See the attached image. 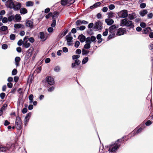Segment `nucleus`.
<instances>
[{
  "instance_id": "f03ea898",
  "label": "nucleus",
  "mask_w": 153,
  "mask_h": 153,
  "mask_svg": "<svg viewBox=\"0 0 153 153\" xmlns=\"http://www.w3.org/2000/svg\"><path fill=\"white\" fill-rule=\"evenodd\" d=\"M118 25H114L111 26L109 28V31L110 33V34L108 37L109 39H110L115 36V30L118 27Z\"/></svg>"
},
{
  "instance_id": "4d7b16f0",
  "label": "nucleus",
  "mask_w": 153,
  "mask_h": 153,
  "mask_svg": "<svg viewBox=\"0 0 153 153\" xmlns=\"http://www.w3.org/2000/svg\"><path fill=\"white\" fill-rule=\"evenodd\" d=\"M23 43V41L22 39L19 40L18 42V45L19 46L21 45Z\"/></svg>"
},
{
  "instance_id": "412c9836",
  "label": "nucleus",
  "mask_w": 153,
  "mask_h": 153,
  "mask_svg": "<svg viewBox=\"0 0 153 153\" xmlns=\"http://www.w3.org/2000/svg\"><path fill=\"white\" fill-rule=\"evenodd\" d=\"M78 38L82 42H83L85 41V37L83 35H79L78 37Z\"/></svg>"
},
{
  "instance_id": "603ef678",
  "label": "nucleus",
  "mask_w": 153,
  "mask_h": 153,
  "mask_svg": "<svg viewBox=\"0 0 153 153\" xmlns=\"http://www.w3.org/2000/svg\"><path fill=\"white\" fill-rule=\"evenodd\" d=\"M5 96V94L4 93H1L0 94V96L1 99H3Z\"/></svg>"
},
{
  "instance_id": "3c124183",
  "label": "nucleus",
  "mask_w": 153,
  "mask_h": 153,
  "mask_svg": "<svg viewBox=\"0 0 153 153\" xmlns=\"http://www.w3.org/2000/svg\"><path fill=\"white\" fill-rule=\"evenodd\" d=\"M10 38L11 40H14L15 38V35L13 34H11L10 36Z\"/></svg>"
},
{
  "instance_id": "4be33fe9",
  "label": "nucleus",
  "mask_w": 153,
  "mask_h": 153,
  "mask_svg": "<svg viewBox=\"0 0 153 153\" xmlns=\"http://www.w3.org/2000/svg\"><path fill=\"white\" fill-rule=\"evenodd\" d=\"M20 13L22 14H24L27 13V10L24 8H21L20 10Z\"/></svg>"
},
{
  "instance_id": "13d9d810",
  "label": "nucleus",
  "mask_w": 153,
  "mask_h": 153,
  "mask_svg": "<svg viewBox=\"0 0 153 153\" xmlns=\"http://www.w3.org/2000/svg\"><path fill=\"white\" fill-rule=\"evenodd\" d=\"M94 24L93 23H90L88 25V27L89 28H92L93 26H94Z\"/></svg>"
},
{
  "instance_id": "20e7f679",
  "label": "nucleus",
  "mask_w": 153,
  "mask_h": 153,
  "mask_svg": "<svg viewBox=\"0 0 153 153\" xmlns=\"http://www.w3.org/2000/svg\"><path fill=\"white\" fill-rule=\"evenodd\" d=\"M22 121L20 118L19 117H17L16 121V126L17 129L20 130L22 128Z\"/></svg>"
},
{
  "instance_id": "052dcab7",
  "label": "nucleus",
  "mask_w": 153,
  "mask_h": 153,
  "mask_svg": "<svg viewBox=\"0 0 153 153\" xmlns=\"http://www.w3.org/2000/svg\"><path fill=\"white\" fill-rule=\"evenodd\" d=\"M146 26V25L145 23L142 22L140 24V26L142 27H145Z\"/></svg>"
},
{
  "instance_id": "c756f323",
  "label": "nucleus",
  "mask_w": 153,
  "mask_h": 153,
  "mask_svg": "<svg viewBox=\"0 0 153 153\" xmlns=\"http://www.w3.org/2000/svg\"><path fill=\"white\" fill-rule=\"evenodd\" d=\"M27 36H26L24 39V42H27L28 41V37L30 36L29 33H27Z\"/></svg>"
},
{
  "instance_id": "774afa93",
  "label": "nucleus",
  "mask_w": 153,
  "mask_h": 153,
  "mask_svg": "<svg viewBox=\"0 0 153 153\" xmlns=\"http://www.w3.org/2000/svg\"><path fill=\"white\" fill-rule=\"evenodd\" d=\"M108 10V8L107 7H105L102 8V10L104 12H105L107 11Z\"/></svg>"
},
{
  "instance_id": "09e8293b",
  "label": "nucleus",
  "mask_w": 153,
  "mask_h": 153,
  "mask_svg": "<svg viewBox=\"0 0 153 153\" xmlns=\"http://www.w3.org/2000/svg\"><path fill=\"white\" fill-rule=\"evenodd\" d=\"M17 72V70L14 69H13L12 72V74L13 75H14L16 74Z\"/></svg>"
},
{
  "instance_id": "e433bc0d",
  "label": "nucleus",
  "mask_w": 153,
  "mask_h": 153,
  "mask_svg": "<svg viewBox=\"0 0 153 153\" xmlns=\"http://www.w3.org/2000/svg\"><path fill=\"white\" fill-rule=\"evenodd\" d=\"M85 28V27L84 26H81L77 28V30H84Z\"/></svg>"
},
{
  "instance_id": "0e129e2a",
  "label": "nucleus",
  "mask_w": 153,
  "mask_h": 153,
  "mask_svg": "<svg viewBox=\"0 0 153 153\" xmlns=\"http://www.w3.org/2000/svg\"><path fill=\"white\" fill-rule=\"evenodd\" d=\"M53 30V29L52 27H50L48 28V30L49 33L52 32Z\"/></svg>"
},
{
  "instance_id": "f704fd0d",
  "label": "nucleus",
  "mask_w": 153,
  "mask_h": 153,
  "mask_svg": "<svg viewBox=\"0 0 153 153\" xmlns=\"http://www.w3.org/2000/svg\"><path fill=\"white\" fill-rule=\"evenodd\" d=\"M89 52V51H87L85 49H83L82 51V54L84 55L86 54H87Z\"/></svg>"
},
{
  "instance_id": "a19ab883",
  "label": "nucleus",
  "mask_w": 153,
  "mask_h": 153,
  "mask_svg": "<svg viewBox=\"0 0 153 153\" xmlns=\"http://www.w3.org/2000/svg\"><path fill=\"white\" fill-rule=\"evenodd\" d=\"M91 42L92 41L89 38H88L86 40V43H88L90 45L91 43Z\"/></svg>"
},
{
  "instance_id": "ea45409f",
  "label": "nucleus",
  "mask_w": 153,
  "mask_h": 153,
  "mask_svg": "<svg viewBox=\"0 0 153 153\" xmlns=\"http://www.w3.org/2000/svg\"><path fill=\"white\" fill-rule=\"evenodd\" d=\"M108 33V29H106L105 31L103 32L102 35L104 36H107Z\"/></svg>"
},
{
  "instance_id": "ddd939ff",
  "label": "nucleus",
  "mask_w": 153,
  "mask_h": 153,
  "mask_svg": "<svg viewBox=\"0 0 153 153\" xmlns=\"http://www.w3.org/2000/svg\"><path fill=\"white\" fill-rule=\"evenodd\" d=\"M31 114V113H29L27 114L26 117L25 118L24 120L25 123V125H26V124L28 122L30 117Z\"/></svg>"
},
{
  "instance_id": "37998d69",
  "label": "nucleus",
  "mask_w": 153,
  "mask_h": 153,
  "mask_svg": "<svg viewBox=\"0 0 153 153\" xmlns=\"http://www.w3.org/2000/svg\"><path fill=\"white\" fill-rule=\"evenodd\" d=\"M56 21L55 19H53V22L51 24V26L53 27H54L56 25Z\"/></svg>"
},
{
  "instance_id": "a18cd8bd",
  "label": "nucleus",
  "mask_w": 153,
  "mask_h": 153,
  "mask_svg": "<svg viewBox=\"0 0 153 153\" xmlns=\"http://www.w3.org/2000/svg\"><path fill=\"white\" fill-rule=\"evenodd\" d=\"M76 25L77 26L79 25L82 24V21L80 20H79L76 21Z\"/></svg>"
},
{
  "instance_id": "f257e3e1",
  "label": "nucleus",
  "mask_w": 153,
  "mask_h": 153,
  "mask_svg": "<svg viewBox=\"0 0 153 153\" xmlns=\"http://www.w3.org/2000/svg\"><path fill=\"white\" fill-rule=\"evenodd\" d=\"M120 25L122 26H126L131 27H134V25L132 22L131 21L128 20L126 18L124 19L121 20Z\"/></svg>"
},
{
  "instance_id": "a878e982",
  "label": "nucleus",
  "mask_w": 153,
  "mask_h": 153,
  "mask_svg": "<svg viewBox=\"0 0 153 153\" xmlns=\"http://www.w3.org/2000/svg\"><path fill=\"white\" fill-rule=\"evenodd\" d=\"M68 3L69 1L67 0H62L61 2V4L62 5H65Z\"/></svg>"
},
{
  "instance_id": "4468645a",
  "label": "nucleus",
  "mask_w": 153,
  "mask_h": 153,
  "mask_svg": "<svg viewBox=\"0 0 153 153\" xmlns=\"http://www.w3.org/2000/svg\"><path fill=\"white\" fill-rule=\"evenodd\" d=\"M148 13V11L146 10H143L140 12L139 14L141 16L143 17L146 15Z\"/></svg>"
},
{
  "instance_id": "c9c22d12",
  "label": "nucleus",
  "mask_w": 153,
  "mask_h": 153,
  "mask_svg": "<svg viewBox=\"0 0 153 153\" xmlns=\"http://www.w3.org/2000/svg\"><path fill=\"white\" fill-rule=\"evenodd\" d=\"M53 13L54 14L53 16V19H55V18L56 17L59 15V13L58 12H55Z\"/></svg>"
},
{
  "instance_id": "39448f33",
  "label": "nucleus",
  "mask_w": 153,
  "mask_h": 153,
  "mask_svg": "<svg viewBox=\"0 0 153 153\" xmlns=\"http://www.w3.org/2000/svg\"><path fill=\"white\" fill-rule=\"evenodd\" d=\"M46 80L48 84L50 85H53L54 83V81L53 78L51 76H47L46 78Z\"/></svg>"
},
{
  "instance_id": "7c9ffc66",
  "label": "nucleus",
  "mask_w": 153,
  "mask_h": 153,
  "mask_svg": "<svg viewBox=\"0 0 153 153\" xmlns=\"http://www.w3.org/2000/svg\"><path fill=\"white\" fill-rule=\"evenodd\" d=\"M88 60V57H86L84 58L82 61V64H85L86 63Z\"/></svg>"
},
{
  "instance_id": "680f3d73",
  "label": "nucleus",
  "mask_w": 153,
  "mask_h": 153,
  "mask_svg": "<svg viewBox=\"0 0 153 153\" xmlns=\"http://www.w3.org/2000/svg\"><path fill=\"white\" fill-rule=\"evenodd\" d=\"M114 7V6L113 4H110L109 7V9L111 10L113 9Z\"/></svg>"
},
{
  "instance_id": "338daca9",
  "label": "nucleus",
  "mask_w": 153,
  "mask_h": 153,
  "mask_svg": "<svg viewBox=\"0 0 153 153\" xmlns=\"http://www.w3.org/2000/svg\"><path fill=\"white\" fill-rule=\"evenodd\" d=\"M42 70V68L41 67H39L37 68L36 70V71L38 73H39Z\"/></svg>"
},
{
  "instance_id": "dca6fc26",
  "label": "nucleus",
  "mask_w": 153,
  "mask_h": 153,
  "mask_svg": "<svg viewBox=\"0 0 153 153\" xmlns=\"http://www.w3.org/2000/svg\"><path fill=\"white\" fill-rule=\"evenodd\" d=\"M21 7V4L19 3H17L16 5H14V7L12 8L14 9L15 10H18L20 9Z\"/></svg>"
},
{
  "instance_id": "0eeeda50",
  "label": "nucleus",
  "mask_w": 153,
  "mask_h": 153,
  "mask_svg": "<svg viewBox=\"0 0 153 153\" xmlns=\"http://www.w3.org/2000/svg\"><path fill=\"white\" fill-rule=\"evenodd\" d=\"M126 30L125 28H119L117 30L116 34L117 36L123 35L126 32Z\"/></svg>"
},
{
  "instance_id": "e2e57ef3",
  "label": "nucleus",
  "mask_w": 153,
  "mask_h": 153,
  "mask_svg": "<svg viewBox=\"0 0 153 153\" xmlns=\"http://www.w3.org/2000/svg\"><path fill=\"white\" fill-rule=\"evenodd\" d=\"M52 15V13H49L48 14L45 16V17L46 19H48Z\"/></svg>"
},
{
  "instance_id": "f3484780",
  "label": "nucleus",
  "mask_w": 153,
  "mask_h": 153,
  "mask_svg": "<svg viewBox=\"0 0 153 153\" xmlns=\"http://www.w3.org/2000/svg\"><path fill=\"white\" fill-rule=\"evenodd\" d=\"M80 62V61L79 60L76 59L75 61V62L72 64L71 66L72 68H74L76 65H79Z\"/></svg>"
},
{
  "instance_id": "423d86ee",
  "label": "nucleus",
  "mask_w": 153,
  "mask_h": 153,
  "mask_svg": "<svg viewBox=\"0 0 153 153\" xmlns=\"http://www.w3.org/2000/svg\"><path fill=\"white\" fill-rule=\"evenodd\" d=\"M14 3L12 0H8L6 2V5L7 7L12 8L14 7Z\"/></svg>"
},
{
  "instance_id": "2f4dec72",
  "label": "nucleus",
  "mask_w": 153,
  "mask_h": 153,
  "mask_svg": "<svg viewBox=\"0 0 153 153\" xmlns=\"http://www.w3.org/2000/svg\"><path fill=\"white\" fill-rule=\"evenodd\" d=\"M22 27L20 24H16L14 25V27L16 28H19Z\"/></svg>"
},
{
  "instance_id": "79ce46f5",
  "label": "nucleus",
  "mask_w": 153,
  "mask_h": 153,
  "mask_svg": "<svg viewBox=\"0 0 153 153\" xmlns=\"http://www.w3.org/2000/svg\"><path fill=\"white\" fill-rule=\"evenodd\" d=\"M8 20V19L6 17H4L2 20V22L4 23H6Z\"/></svg>"
},
{
  "instance_id": "a211bd4d",
  "label": "nucleus",
  "mask_w": 153,
  "mask_h": 153,
  "mask_svg": "<svg viewBox=\"0 0 153 153\" xmlns=\"http://www.w3.org/2000/svg\"><path fill=\"white\" fill-rule=\"evenodd\" d=\"M20 60L21 59L19 57L17 56L15 58V61L16 66H19V63Z\"/></svg>"
},
{
  "instance_id": "9d476101",
  "label": "nucleus",
  "mask_w": 153,
  "mask_h": 153,
  "mask_svg": "<svg viewBox=\"0 0 153 153\" xmlns=\"http://www.w3.org/2000/svg\"><path fill=\"white\" fill-rule=\"evenodd\" d=\"M10 148L7 145L5 146L2 145L0 146V151L5 152L7 150H9Z\"/></svg>"
},
{
  "instance_id": "72a5a7b5",
  "label": "nucleus",
  "mask_w": 153,
  "mask_h": 153,
  "mask_svg": "<svg viewBox=\"0 0 153 153\" xmlns=\"http://www.w3.org/2000/svg\"><path fill=\"white\" fill-rule=\"evenodd\" d=\"M8 21H12L15 19V16L13 15L11 16L8 17Z\"/></svg>"
},
{
  "instance_id": "f8f14e48",
  "label": "nucleus",
  "mask_w": 153,
  "mask_h": 153,
  "mask_svg": "<svg viewBox=\"0 0 153 153\" xmlns=\"http://www.w3.org/2000/svg\"><path fill=\"white\" fill-rule=\"evenodd\" d=\"M26 25L30 28H32L33 27V22L31 20L27 21L26 23Z\"/></svg>"
},
{
  "instance_id": "de8ad7c7",
  "label": "nucleus",
  "mask_w": 153,
  "mask_h": 153,
  "mask_svg": "<svg viewBox=\"0 0 153 153\" xmlns=\"http://www.w3.org/2000/svg\"><path fill=\"white\" fill-rule=\"evenodd\" d=\"M153 16V14L152 13H150L147 15V18L148 19H151Z\"/></svg>"
},
{
  "instance_id": "49530a36",
  "label": "nucleus",
  "mask_w": 153,
  "mask_h": 153,
  "mask_svg": "<svg viewBox=\"0 0 153 153\" xmlns=\"http://www.w3.org/2000/svg\"><path fill=\"white\" fill-rule=\"evenodd\" d=\"M80 42L78 41H76L75 44L74 46L75 47L78 48Z\"/></svg>"
},
{
  "instance_id": "58836bf2",
  "label": "nucleus",
  "mask_w": 153,
  "mask_h": 153,
  "mask_svg": "<svg viewBox=\"0 0 153 153\" xmlns=\"http://www.w3.org/2000/svg\"><path fill=\"white\" fill-rule=\"evenodd\" d=\"M90 45L87 43H86L84 46V48L85 49H89L90 48Z\"/></svg>"
},
{
  "instance_id": "6e6552de",
  "label": "nucleus",
  "mask_w": 153,
  "mask_h": 153,
  "mask_svg": "<svg viewBox=\"0 0 153 153\" xmlns=\"http://www.w3.org/2000/svg\"><path fill=\"white\" fill-rule=\"evenodd\" d=\"M66 38L68 42V45H71V43L73 39V37L71 36V33H69L68 35L66 36Z\"/></svg>"
},
{
  "instance_id": "1a4fd4ad",
  "label": "nucleus",
  "mask_w": 153,
  "mask_h": 153,
  "mask_svg": "<svg viewBox=\"0 0 153 153\" xmlns=\"http://www.w3.org/2000/svg\"><path fill=\"white\" fill-rule=\"evenodd\" d=\"M114 146L110 147L108 151H109L110 152H113L115 151L119 147V145L117 144L116 145L114 144Z\"/></svg>"
},
{
  "instance_id": "5fc2aeb1",
  "label": "nucleus",
  "mask_w": 153,
  "mask_h": 153,
  "mask_svg": "<svg viewBox=\"0 0 153 153\" xmlns=\"http://www.w3.org/2000/svg\"><path fill=\"white\" fill-rule=\"evenodd\" d=\"M91 40L92 42H94L96 40V37L94 36H92L91 37V38H89Z\"/></svg>"
},
{
  "instance_id": "5701e85b",
  "label": "nucleus",
  "mask_w": 153,
  "mask_h": 153,
  "mask_svg": "<svg viewBox=\"0 0 153 153\" xmlns=\"http://www.w3.org/2000/svg\"><path fill=\"white\" fill-rule=\"evenodd\" d=\"M101 35L100 34H98L97 36V39L98 40V43H100L102 41V39L101 38Z\"/></svg>"
},
{
  "instance_id": "6e6d98bb",
  "label": "nucleus",
  "mask_w": 153,
  "mask_h": 153,
  "mask_svg": "<svg viewBox=\"0 0 153 153\" xmlns=\"http://www.w3.org/2000/svg\"><path fill=\"white\" fill-rule=\"evenodd\" d=\"M146 6V4L144 3H141L140 5V7L142 8H145Z\"/></svg>"
},
{
  "instance_id": "69168bd1",
  "label": "nucleus",
  "mask_w": 153,
  "mask_h": 153,
  "mask_svg": "<svg viewBox=\"0 0 153 153\" xmlns=\"http://www.w3.org/2000/svg\"><path fill=\"white\" fill-rule=\"evenodd\" d=\"M8 87L9 88H12L13 86V84L11 82H9L7 84Z\"/></svg>"
},
{
  "instance_id": "8fccbe9b",
  "label": "nucleus",
  "mask_w": 153,
  "mask_h": 153,
  "mask_svg": "<svg viewBox=\"0 0 153 153\" xmlns=\"http://www.w3.org/2000/svg\"><path fill=\"white\" fill-rule=\"evenodd\" d=\"M60 69V67L59 66H56L54 68V71L56 72L59 71Z\"/></svg>"
},
{
  "instance_id": "6ab92c4d",
  "label": "nucleus",
  "mask_w": 153,
  "mask_h": 153,
  "mask_svg": "<svg viewBox=\"0 0 153 153\" xmlns=\"http://www.w3.org/2000/svg\"><path fill=\"white\" fill-rule=\"evenodd\" d=\"M0 30L2 31H6V33H4V34H6V33H8V27L7 26H2L0 28Z\"/></svg>"
},
{
  "instance_id": "bf43d9fd",
  "label": "nucleus",
  "mask_w": 153,
  "mask_h": 153,
  "mask_svg": "<svg viewBox=\"0 0 153 153\" xmlns=\"http://www.w3.org/2000/svg\"><path fill=\"white\" fill-rule=\"evenodd\" d=\"M7 45L6 44H3L2 46V48L3 49H6L7 48Z\"/></svg>"
},
{
  "instance_id": "aec40b11",
  "label": "nucleus",
  "mask_w": 153,
  "mask_h": 153,
  "mask_svg": "<svg viewBox=\"0 0 153 153\" xmlns=\"http://www.w3.org/2000/svg\"><path fill=\"white\" fill-rule=\"evenodd\" d=\"M128 15V18L130 20H132L136 17V14L135 13H132L131 14H129Z\"/></svg>"
},
{
  "instance_id": "393cba45",
  "label": "nucleus",
  "mask_w": 153,
  "mask_h": 153,
  "mask_svg": "<svg viewBox=\"0 0 153 153\" xmlns=\"http://www.w3.org/2000/svg\"><path fill=\"white\" fill-rule=\"evenodd\" d=\"M23 46L25 48H27L30 46V44L29 42H24Z\"/></svg>"
},
{
  "instance_id": "b1692460",
  "label": "nucleus",
  "mask_w": 153,
  "mask_h": 153,
  "mask_svg": "<svg viewBox=\"0 0 153 153\" xmlns=\"http://www.w3.org/2000/svg\"><path fill=\"white\" fill-rule=\"evenodd\" d=\"M40 37L41 39L43 40H45L46 38L45 37V34L43 32H41L40 33Z\"/></svg>"
},
{
  "instance_id": "7ed1b4c3",
  "label": "nucleus",
  "mask_w": 153,
  "mask_h": 153,
  "mask_svg": "<svg viewBox=\"0 0 153 153\" xmlns=\"http://www.w3.org/2000/svg\"><path fill=\"white\" fill-rule=\"evenodd\" d=\"M117 15L120 17L126 18L128 16V13L127 10H123L118 12Z\"/></svg>"
},
{
  "instance_id": "2eb2a0df",
  "label": "nucleus",
  "mask_w": 153,
  "mask_h": 153,
  "mask_svg": "<svg viewBox=\"0 0 153 153\" xmlns=\"http://www.w3.org/2000/svg\"><path fill=\"white\" fill-rule=\"evenodd\" d=\"M105 22L107 24V25H109L112 24L114 22L113 19H105Z\"/></svg>"
},
{
  "instance_id": "4c0bfd02",
  "label": "nucleus",
  "mask_w": 153,
  "mask_h": 153,
  "mask_svg": "<svg viewBox=\"0 0 153 153\" xmlns=\"http://www.w3.org/2000/svg\"><path fill=\"white\" fill-rule=\"evenodd\" d=\"M68 32V30H66L64 31L61 34L60 36L61 37H63L65 36L67 33Z\"/></svg>"
},
{
  "instance_id": "473e14b6",
  "label": "nucleus",
  "mask_w": 153,
  "mask_h": 153,
  "mask_svg": "<svg viewBox=\"0 0 153 153\" xmlns=\"http://www.w3.org/2000/svg\"><path fill=\"white\" fill-rule=\"evenodd\" d=\"M33 96L32 94H30L29 97V99L30 100V103H32L33 102Z\"/></svg>"
},
{
  "instance_id": "c03bdc74",
  "label": "nucleus",
  "mask_w": 153,
  "mask_h": 153,
  "mask_svg": "<svg viewBox=\"0 0 153 153\" xmlns=\"http://www.w3.org/2000/svg\"><path fill=\"white\" fill-rule=\"evenodd\" d=\"M80 57L79 55H74L72 56V59H75L79 58Z\"/></svg>"
},
{
  "instance_id": "bb28decb",
  "label": "nucleus",
  "mask_w": 153,
  "mask_h": 153,
  "mask_svg": "<svg viewBox=\"0 0 153 153\" xmlns=\"http://www.w3.org/2000/svg\"><path fill=\"white\" fill-rule=\"evenodd\" d=\"M15 18L16 21H20L21 20V17L19 14H16L15 16Z\"/></svg>"
},
{
  "instance_id": "c85d7f7f",
  "label": "nucleus",
  "mask_w": 153,
  "mask_h": 153,
  "mask_svg": "<svg viewBox=\"0 0 153 153\" xmlns=\"http://www.w3.org/2000/svg\"><path fill=\"white\" fill-rule=\"evenodd\" d=\"M151 30L150 27H147L144 29L143 33L144 34H146L148 32H149Z\"/></svg>"
},
{
  "instance_id": "864d4df0",
  "label": "nucleus",
  "mask_w": 153,
  "mask_h": 153,
  "mask_svg": "<svg viewBox=\"0 0 153 153\" xmlns=\"http://www.w3.org/2000/svg\"><path fill=\"white\" fill-rule=\"evenodd\" d=\"M101 4V3L100 2H98L95 3L94 4V7H97L98 6H100Z\"/></svg>"
},
{
  "instance_id": "9b49d317",
  "label": "nucleus",
  "mask_w": 153,
  "mask_h": 153,
  "mask_svg": "<svg viewBox=\"0 0 153 153\" xmlns=\"http://www.w3.org/2000/svg\"><path fill=\"white\" fill-rule=\"evenodd\" d=\"M95 27L98 30H101L102 28V24L101 22L98 21L95 24Z\"/></svg>"
},
{
  "instance_id": "cd10ccee",
  "label": "nucleus",
  "mask_w": 153,
  "mask_h": 153,
  "mask_svg": "<svg viewBox=\"0 0 153 153\" xmlns=\"http://www.w3.org/2000/svg\"><path fill=\"white\" fill-rule=\"evenodd\" d=\"M34 3L31 1H28L26 2V5L27 7L32 6L33 5Z\"/></svg>"
}]
</instances>
